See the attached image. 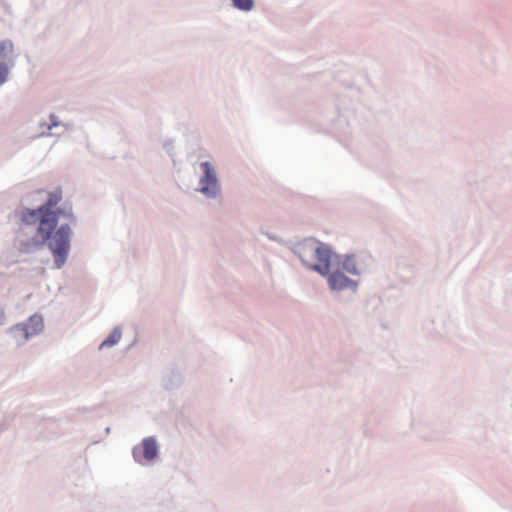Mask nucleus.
I'll list each match as a JSON object with an SVG mask.
<instances>
[{
    "label": "nucleus",
    "mask_w": 512,
    "mask_h": 512,
    "mask_svg": "<svg viewBox=\"0 0 512 512\" xmlns=\"http://www.w3.org/2000/svg\"><path fill=\"white\" fill-rule=\"evenodd\" d=\"M60 201L59 192L51 193L46 203L38 209H28L22 214V221L26 224H34L39 218L37 233L41 237V244L47 243L58 269L65 264L68 257L71 229L68 224L61 225L57 230L55 228L61 216L68 220L72 219L70 210H54Z\"/></svg>",
    "instance_id": "1"
},
{
    "label": "nucleus",
    "mask_w": 512,
    "mask_h": 512,
    "mask_svg": "<svg viewBox=\"0 0 512 512\" xmlns=\"http://www.w3.org/2000/svg\"><path fill=\"white\" fill-rule=\"evenodd\" d=\"M296 253L307 267L322 275L329 272L332 253L324 245L314 240H306L297 245Z\"/></svg>",
    "instance_id": "2"
},
{
    "label": "nucleus",
    "mask_w": 512,
    "mask_h": 512,
    "mask_svg": "<svg viewBox=\"0 0 512 512\" xmlns=\"http://www.w3.org/2000/svg\"><path fill=\"white\" fill-rule=\"evenodd\" d=\"M43 328V318L40 315H33L26 323L13 326L10 329V335L17 344H22L31 337L38 335Z\"/></svg>",
    "instance_id": "3"
},
{
    "label": "nucleus",
    "mask_w": 512,
    "mask_h": 512,
    "mask_svg": "<svg viewBox=\"0 0 512 512\" xmlns=\"http://www.w3.org/2000/svg\"><path fill=\"white\" fill-rule=\"evenodd\" d=\"M201 167L204 172V176L200 180L201 192L207 196H215L218 192L215 170L209 162H203Z\"/></svg>",
    "instance_id": "4"
},
{
    "label": "nucleus",
    "mask_w": 512,
    "mask_h": 512,
    "mask_svg": "<svg viewBox=\"0 0 512 512\" xmlns=\"http://www.w3.org/2000/svg\"><path fill=\"white\" fill-rule=\"evenodd\" d=\"M14 46L10 40L0 41V86L6 82L9 74L8 63L13 57Z\"/></svg>",
    "instance_id": "5"
},
{
    "label": "nucleus",
    "mask_w": 512,
    "mask_h": 512,
    "mask_svg": "<svg viewBox=\"0 0 512 512\" xmlns=\"http://www.w3.org/2000/svg\"><path fill=\"white\" fill-rule=\"evenodd\" d=\"M157 454L158 447L153 438H145L141 446L135 447L133 450V456L138 462H142V459L151 461L156 458Z\"/></svg>",
    "instance_id": "6"
},
{
    "label": "nucleus",
    "mask_w": 512,
    "mask_h": 512,
    "mask_svg": "<svg viewBox=\"0 0 512 512\" xmlns=\"http://www.w3.org/2000/svg\"><path fill=\"white\" fill-rule=\"evenodd\" d=\"M328 283L333 290L357 289V283L344 275L341 271H334L328 277Z\"/></svg>",
    "instance_id": "7"
},
{
    "label": "nucleus",
    "mask_w": 512,
    "mask_h": 512,
    "mask_svg": "<svg viewBox=\"0 0 512 512\" xmlns=\"http://www.w3.org/2000/svg\"><path fill=\"white\" fill-rule=\"evenodd\" d=\"M121 339V331L119 329H114L112 333L105 339L102 344L100 345V348L103 347H110L115 344H117Z\"/></svg>",
    "instance_id": "8"
},
{
    "label": "nucleus",
    "mask_w": 512,
    "mask_h": 512,
    "mask_svg": "<svg viewBox=\"0 0 512 512\" xmlns=\"http://www.w3.org/2000/svg\"><path fill=\"white\" fill-rule=\"evenodd\" d=\"M342 268L350 274H358L356 262L353 257H346L342 263Z\"/></svg>",
    "instance_id": "9"
},
{
    "label": "nucleus",
    "mask_w": 512,
    "mask_h": 512,
    "mask_svg": "<svg viewBox=\"0 0 512 512\" xmlns=\"http://www.w3.org/2000/svg\"><path fill=\"white\" fill-rule=\"evenodd\" d=\"M233 5L243 11H250L253 8V0H232Z\"/></svg>",
    "instance_id": "10"
},
{
    "label": "nucleus",
    "mask_w": 512,
    "mask_h": 512,
    "mask_svg": "<svg viewBox=\"0 0 512 512\" xmlns=\"http://www.w3.org/2000/svg\"><path fill=\"white\" fill-rule=\"evenodd\" d=\"M20 251L21 252H29L30 251L29 244H23L22 247L20 248Z\"/></svg>",
    "instance_id": "11"
}]
</instances>
